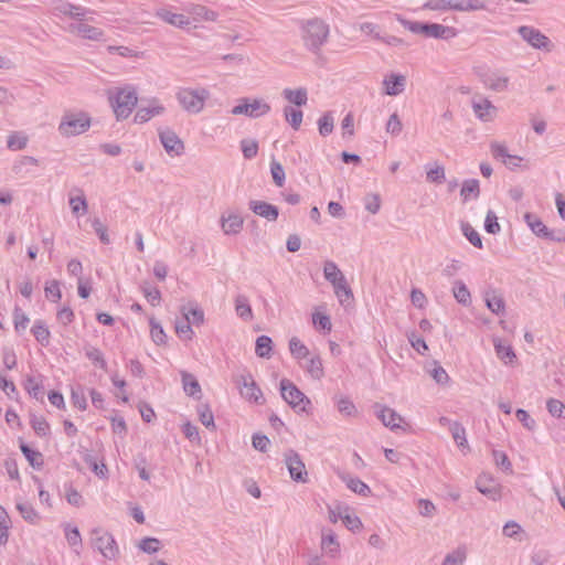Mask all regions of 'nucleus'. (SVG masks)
I'll list each match as a JSON object with an SVG mask.
<instances>
[{
  "mask_svg": "<svg viewBox=\"0 0 565 565\" xmlns=\"http://www.w3.org/2000/svg\"><path fill=\"white\" fill-rule=\"evenodd\" d=\"M31 333L42 347H47L50 344L51 332L45 321L41 319L35 320L31 328Z\"/></svg>",
  "mask_w": 565,
  "mask_h": 565,
  "instance_id": "28",
  "label": "nucleus"
},
{
  "mask_svg": "<svg viewBox=\"0 0 565 565\" xmlns=\"http://www.w3.org/2000/svg\"><path fill=\"white\" fill-rule=\"evenodd\" d=\"M347 487L351 491H353L362 497H367L371 494L370 487L359 478H349L347 480Z\"/></svg>",
  "mask_w": 565,
  "mask_h": 565,
  "instance_id": "43",
  "label": "nucleus"
},
{
  "mask_svg": "<svg viewBox=\"0 0 565 565\" xmlns=\"http://www.w3.org/2000/svg\"><path fill=\"white\" fill-rule=\"evenodd\" d=\"M44 292H45L46 298H49L53 302H57L62 298L60 282L57 280H51V281L46 282Z\"/></svg>",
  "mask_w": 565,
  "mask_h": 565,
  "instance_id": "56",
  "label": "nucleus"
},
{
  "mask_svg": "<svg viewBox=\"0 0 565 565\" xmlns=\"http://www.w3.org/2000/svg\"><path fill=\"white\" fill-rule=\"evenodd\" d=\"M482 83L494 92H504L509 86V77L495 73H486L481 76Z\"/></svg>",
  "mask_w": 565,
  "mask_h": 565,
  "instance_id": "20",
  "label": "nucleus"
},
{
  "mask_svg": "<svg viewBox=\"0 0 565 565\" xmlns=\"http://www.w3.org/2000/svg\"><path fill=\"white\" fill-rule=\"evenodd\" d=\"M476 488L480 493L489 499L497 501L500 499L501 493L498 483L486 475L479 476L476 480Z\"/></svg>",
  "mask_w": 565,
  "mask_h": 565,
  "instance_id": "13",
  "label": "nucleus"
},
{
  "mask_svg": "<svg viewBox=\"0 0 565 565\" xmlns=\"http://www.w3.org/2000/svg\"><path fill=\"white\" fill-rule=\"evenodd\" d=\"M450 433L456 445L460 449H469L468 440L466 437V428L460 423L454 422V424L450 425Z\"/></svg>",
  "mask_w": 565,
  "mask_h": 565,
  "instance_id": "36",
  "label": "nucleus"
},
{
  "mask_svg": "<svg viewBox=\"0 0 565 565\" xmlns=\"http://www.w3.org/2000/svg\"><path fill=\"white\" fill-rule=\"evenodd\" d=\"M149 323H150V334H151L153 342L158 345L163 344L166 342L167 335H166L161 324L154 318H150Z\"/></svg>",
  "mask_w": 565,
  "mask_h": 565,
  "instance_id": "47",
  "label": "nucleus"
},
{
  "mask_svg": "<svg viewBox=\"0 0 565 565\" xmlns=\"http://www.w3.org/2000/svg\"><path fill=\"white\" fill-rule=\"evenodd\" d=\"M243 217L239 215H228L222 221V227L226 234L237 233L243 225Z\"/></svg>",
  "mask_w": 565,
  "mask_h": 565,
  "instance_id": "42",
  "label": "nucleus"
},
{
  "mask_svg": "<svg viewBox=\"0 0 565 565\" xmlns=\"http://www.w3.org/2000/svg\"><path fill=\"white\" fill-rule=\"evenodd\" d=\"M20 450L33 468H40L43 465L42 454L40 451L32 449L23 441L20 443Z\"/></svg>",
  "mask_w": 565,
  "mask_h": 565,
  "instance_id": "37",
  "label": "nucleus"
},
{
  "mask_svg": "<svg viewBox=\"0 0 565 565\" xmlns=\"http://www.w3.org/2000/svg\"><path fill=\"white\" fill-rule=\"evenodd\" d=\"M90 126V118L86 113H67L63 116L58 131L62 136H76L85 132Z\"/></svg>",
  "mask_w": 565,
  "mask_h": 565,
  "instance_id": "4",
  "label": "nucleus"
},
{
  "mask_svg": "<svg viewBox=\"0 0 565 565\" xmlns=\"http://www.w3.org/2000/svg\"><path fill=\"white\" fill-rule=\"evenodd\" d=\"M160 546H161V542L157 537H150V536L142 539L138 544V547L143 553H147V554L157 553L160 550Z\"/></svg>",
  "mask_w": 565,
  "mask_h": 565,
  "instance_id": "51",
  "label": "nucleus"
},
{
  "mask_svg": "<svg viewBox=\"0 0 565 565\" xmlns=\"http://www.w3.org/2000/svg\"><path fill=\"white\" fill-rule=\"evenodd\" d=\"M85 462L89 466L92 471L96 473V476L100 478H106L108 473L107 466L105 463H98L96 458L92 455H86L84 458Z\"/></svg>",
  "mask_w": 565,
  "mask_h": 565,
  "instance_id": "54",
  "label": "nucleus"
},
{
  "mask_svg": "<svg viewBox=\"0 0 565 565\" xmlns=\"http://www.w3.org/2000/svg\"><path fill=\"white\" fill-rule=\"evenodd\" d=\"M270 173H271L274 183L277 186H282L285 183V170L278 161H275V160L271 161Z\"/></svg>",
  "mask_w": 565,
  "mask_h": 565,
  "instance_id": "60",
  "label": "nucleus"
},
{
  "mask_svg": "<svg viewBox=\"0 0 565 565\" xmlns=\"http://www.w3.org/2000/svg\"><path fill=\"white\" fill-rule=\"evenodd\" d=\"M181 380L185 394L200 398L201 385L195 376L186 371H181Z\"/></svg>",
  "mask_w": 565,
  "mask_h": 565,
  "instance_id": "26",
  "label": "nucleus"
},
{
  "mask_svg": "<svg viewBox=\"0 0 565 565\" xmlns=\"http://www.w3.org/2000/svg\"><path fill=\"white\" fill-rule=\"evenodd\" d=\"M71 401L79 411H85L87 408V401L82 386L72 388Z\"/></svg>",
  "mask_w": 565,
  "mask_h": 565,
  "instance_id": "49",
  "label": "nucleus"
},
{
  "mask_svg": "<svg viewBox=\"0 0 565 565\" xmlns=\"http://www.w3.org/2000/svg\"><path fill=\"white\" fill-rule=\"evenodd\" d=\"M461 231L466 238L477 248H482L480 234L469 224L461 223Z\"/></svg>",
  "mask_w": 565,
  "mask_h": 565,
  "instance_id": "44",
  "label": "nucleus"
},
{
  "mask_svg": "<svg viewBox=\"0 0 565 565\" xmlns=\"http://www.w3.org/2000/svg\"><path fill=\"white\" fill-rule=\"evenodd\" d=\"M92 542L93 546L108 559L115 558L119 552L114 536L102 529L92 531Z\"/></svg>",
  "mask_w": 565,
  "mask_h": 565,
  "instance_id": "6",
  "label": "nucleus"
},
{
  "mask_svg": "<svg viewBox=\"0 0 565 565\" xmlns=\"http://www.w3.org/2000/svg\"><path fill=\"white\" fill-rule=\"evenodd\" d=\"M30 423L38 436L43 437L49 434L50 425L45 418L32 416Z\"/></svg>",
  "mask_w": 565,
  "mask_h": 565,
  "instance_id": "58",
  "label": "nucleus"
},
{
  "mask_svg": "<svg viewBox=\"0 0 565 565\" xmlns=\"http://www.w3.org/2000/svg\"><path fill=\"white\" fill-rule=\"evenodd\" d=\"M289 351L295 359H306L309 355L308 348L297 338L289 340Z\"/></svg>",
  "mask_w": 565,
  "mask_h": 565,
  "instance_id": "40",
  "label": "nucleus"
},
{
  "mask_svg": "<svg viewBox=\"0 0 565 565\" xmlns=\"http://www.w3.org/2000/svg\"><path fill=\"white\" fill-rule=\"evenodd\" d=\"M70 30L81 34L84 39L93 41H99L104 36V32L100 29L86 23L71 24Z\"/></svg>",
  "mask_w": 565,
  "mask_h": 565,
  "instance_id": "21",
  "label": "nucleus"
},
{
  "mask_svg": "<svg viewBox=\"0 0 565 565\" xmlns=\"http://www.w3.org/2000/svg\"><path fill=\"white\" fill-rule=\"evenodd\" d=\"M490 151L495 160L501 161L508 169L514 171L522 167V157L516 154H510L505 145L493 141L490 145Z\"/></svg>",
  "mask_w": 565,
  "mask_h": 565,
  "instance_id": "8",
  "label": "nucleus"
},
{
  "mask_svg": "<svg viewBox=\"0 0 565 565\" xmlns=\"http://www.w3.org/2000/svg\"><path fill=\"white\" fill-rule=\"evenodd\" d=\"M70 206L75 215L79 213L85 214L87 212V201L85 195L81 192V195L70 198Z\"/></svg>",
  "mask_w": 565,
  "mask_h": 565,
  "instance_id": "50",
  "label": "nucleus"
},
{
  "mask_svg": "<svg viewBox=\"0 0 565 565\" xmlns=\"http://www.w3.org/2000/svg\"><path fill=\"white\" fill-rule=\"evenodd\" d=\"M323 276L332 287L339 282H344L345 276L333 260H326L323 264Z\"/></svg>",
  "mask_w": 565,
  "mask_h": 565,
  "instance_id": "24",
  "label": "nucleus"
},
{
  "mask_svg": "<svg viewBox=\"0 0 565 565\" xmlns=\"http://www.w3.org/2000/svg\"><path fill=\"white\" fill-rule=\"evenodd\" d=\"M17 510L20 512L21 516L28 522L34 523L35 520L39 518L33 505L29 502H18Z\"/></svg>",
  "mask_w": 565,
  "mask_h": 565,
  "instance_id": "48",
  "label": "nucleus"
},
{
  "mask_svg": "<svg viewBox=\"0 0 565 565\" xmlns=\"http://www.w3.org/2000/svg\"><path fill=\"white\" fill-rule=\"evenodd\" d=\"M426 175L429 182L440 184L445 181V169L441 166L429 168L426 171Z\"/></svg>",
  "mask_w": 565,
  "mask_h": 565,
  "instance_id": "64",
  "label": "nucleus"
},
{
  "mask_svg": "<svg viewBox=\"0 0 565 565\" xmlns=\"http://www.w3.org/2000/svg\"><path fill=\"white\" fill-rule=\"evenodd\" d=\"M280 393L291 408L308 413L307 406L311 405L310 399L291 381L287 379L280 381Z\"/></svg>",
  "mask_w": 565,
  "mask_h": 565,
  "instance_id": "3",
  "label": "nucleus"
},
{
  "mask_svg": "<svg viewBox=\"0 0 565 565\" xmlns=\"http://www.w3.org/2000/svg\"><path fill=\"white\" fill-rule=\"evenodd\" d=\"M460 195L463 202H467L470 196L478 199L480 195L479 181L477 179L465 180L461 186Z\"/></svg>",
  "mask_w": 565,
  "mask_h": 565,
  "instance_id": "33",
  "label": "nucleus"
},
{
  "mask_svg": "<svg viewBox=\"0 0 565 565\" xmlns=\"http://www.w3.org/2000/svg\"><path fill=\"white\" fill-rule=\"evenodd\" d=\"M516 32L523 41L535 50L551 52L554 49V44L550 38L534 26L521 25L518 28Z\"/></svg>",
  "mask_w": 565,
  "mask_h": 565,
  "instance_id": "5",
  "label": "nucleus"
},
{
  "mask_svg": "<svg viewBox=\"0 0 565 565\" xmlns=\"http://www.w3.org/2000/svg\"><path fill=\"white\" fill-rule=\"evenodd\" d=\"M546 408L548 413L556 418H565L564 411L565 404L556 398H550L546 402Z\"/></svg>",
  "mask_w": 565,
  "mask_h": 565,
  "instance_id": "55",
  "label": "nucleus"
},
{
  "mask_svg": "<svg viewBox=\"0 0 565 565\" xmlns=\"http://www.w3.org/2000/svg\"><path fill=\"white\" fill-rule=\"evenodd\" d=\"M456 35L457 30L452 26L426 22L424 34V36L426 38L449 40L455 38Z\"/></svg>",
  "mask_w": 565,
  "mask_h": 565,
  "instance_id": "14",
  "label": "nucleus"
},
{
  "mask_svg": "<svg viewBox=\"0 0 565 565\" xmlns=\"http://www.w3.org/2000/svg\"><path fill=\"white\" fill-rule=\"evenodd\" d=\"M282 97L297 107L305 106L308 102V90L306 87L297 89L285 88L281 93Z\"/></svg>",
  "mask_w": 565,
  "mask_h": 565,
  "instance_id": "22",
  "label": "nucleus"
},
{
  "mask_svg": "<svg viewBox=\"0 0 565 565\" xmlns=\"http://www.w3.org/2000/svg\"><path fill=\"white\" fill-rule=\"evenodd\" d=\"M497 356L505 364H511L516 355L511 345L504 344L500 339L493 341Z\"/></svg>",
  "mask_w": 565,
  "mask_h": 565,
  "instance_id": "31",
  "label": "nucleus"
},
{
  "mask_svg": "<svg viewBox=\"0 0 565 565\" xmlns=\"http://www.w3.org/2000/svg\"><path fill=\"white\" fill-rule=\"evenodd\" d=\"M524 220L531 231L539 237L548 238L551 230L533 213H525Z\"/></svg>",
  "mask_w": 565,
  "mask_h": 565,
  "instance_id": "25",
  "label": "nucleus"
},
{
  "mask_svg": "<svg viewBox=\"0 0 565 565\" xmlns=\"http://www.w3.org/2000/svg\"><path fill=\"white\" fill-rule=\"evenodd\" d=\"M333 127H334V119L330 111L324 113L318 119V129H319V134L322 137L329 136L333 131Z\"/></svg>",
  "mask_w": 565,
  "mask_h": 565,
  "instance_id": "41",
  "label": "nucleus"
},
{
  "mask_svg": "<svg viewBox=\"0 0 565 565\" xmlns=\"http://www.w3.org/2000/svg\"><path fill=\"white\" fill-rule=\"evenodd\" d=\"M486 4L482 0H451V10L459 12H471L484 10Z\"/></svg>",
  "mask_w": 565,
  "mask_h": 565,
  "instance_id": "29",
  "label": "nucleus"
},
{
  "mask_svg": "<svg viewBox=\"0 0 565 565\" xmlns=\"http://www.w3.org/2000/svg\"><path fill=\"white\" fill-rule=\"evenodd\" d=\"M184 319L182 321L177 322L175 331L178 334L185 335L186 339H191L193 335V331L191 328V319L189 313H183Z\"/></svg>",
  "mask_w": 565,
  "mask_h": 565,
  "instance_id": "63",
  "label": "nucleus"
},
{
  "mask_svg": "<svg viewBox=\"0 0 565 565\" xmlns=\"http://www.w3.org/2000/svg\"><path fill=\"white\" fill-rule=\"evenodd\" d=\"M301 39L305 47L313 54H319L329 38V25L319 18L300 21Z\"/></svg>",
  "mask_w": 565,
  "mask_h": 565,
  "instance_id": "1",
  "label": "nucleus"
},
{
  "mask_svg": "<svg viewBox=\"0 0 565 565\" xmlns=\"http://www.w3.org/2000/svg\"><path fill=\"white\" fill-rule=\"evenodd\" d=\"M285 463L290 473V478L296 482H307L308 472L300 455L294 450L288 449L285 452Z\"/></svg>",
  "mask_w": 565,
  "mask_h": 565,
  "instance_id": "7",
  "label": "nucleus"
},
{
  "mask_svg": "<svg viewBox=\"0 0 565 565\" xmlns=\"http://www.w3.org/2000/svg\"><path fill=\"white\" fill-rule=\"evenodd\" d=\"M452 294L455 299L462 306H469L471 303V295L466 284L462 280H456L452 287Z\"/></svg>",
  "mask_w": 565,
  "mask_h": 565,
  "instance_id": "32",
  "label": "nucleus"
},
{
  "mask_svg": "<svg viewBox=\"0 0 565 565\" xmlns=\"http://www.w3.org/2000/svg\"><path fill=\"white\" fill-rule=\"evenodd\" d=\"M472 108L476 116L482 121H490L497 111L495 106L487 98L473 102Z\"/></svg>",
  "mask_w": 565,
  "mask_h": 565,
  "instance_id": "19",
  "label": "nucleus"
},
{
  "mask_svg": "<svg viewBox=\"0 0 565 565\" xmlns=\"http://www.w3.org/2000/svg\"><path fill=\"white\" fill-rule=\"evenodd\" d=\"M284 117L294 130H299L303 118L302 110L286 106L284 108Z\"/></svg>",
  "mask_w": 565,
  "mask_h": 565,
  "instance_id": "34",
  "label": "nucleus"
},
{
  "mask_svg": "<svg viewBox=\"0 0 565 565\" xmlns=\"http://www.w3.org/2000/svg\"><path fill=\"white\" fill-rule=\"evenodd\" d=\"M467 558L465 547H458L451 553H448L440 565H463Z\"/></svg>",
  "mask_w": 565,
  "mask_h": 565,
  "instance_id": "38",
  "label": "nucleus"
},
{
  "mask_svg": "<svg viewBox=\"0 0 565 565\" xmlns=\"http://www.w3.org/2000/svg\"><path fill=\"white\" fill-rule=\"evenodd\" d=\"M484 301L488 309L494 315H503L505 312V302L503 297L494 289L484 292Z\"/></svg>",
  "mask_w": 565,
  "mask_h": 565,
  "instance_id": "17",
  "label": "nucleus"
},
{
  "mask_svg": "<svg viewBox=\"0 0 565 565\" xmlns=\"http://www.w3.org/2000/svg\"><path fill=\"white\" fill-rule=\"evenodd\" d=\"M341 520L343 524L347 526L348 530L352 532H358L362 529V522L359 516L355 514H350L348 511L343 516H341Z\"/></svg>",
  "mask_w": 565,
  "mask_h": 565,
  "instance_id": "62",
  "label": "nucleus"
},
{
  "mask_svg": "<svg viewBox=\"0 0 565 565\" xmlns=\"http://www.w3.org/2000/svg\"><path fill=\"white\" fill-rule=\"evenodd\" d=\"M484 230L489 234H497L501 230L500 224L498 222V217L492 210H489L487 212L486 220H484Z\"/></svg>",
  "mask_w": 565,
  "mask_h": 565,
  "instance_id": "59",
  "label": "nucleus"
},
{
  "mask_svg": "<svg viewBox=\"0 0 565 565\" xmlns=\"http://www.w3.org/2000/svg\"><path fill=\"white\" fill-rule=\"evenodd\" d=\"M337 407L342 415L348 417H353L358 413L355 405L349 397H341L337 402Z\"/></svg>",
  "mask_w": 565,
  "mask_h": 565,
  "instance_id": "52",
  "label": "nucleus"
},
{
  "mask_svg": "<svg viewBox=\"0 0 565 565\" xmlns=\"http://www.w3.org/2000/svg\"><path fill=\"white\" fill-rule=\"evenodd\" d=\"M85 354L87 359L90 360L95 365H98L104 371L107 370V362L104 359V355L99 349L92 347L88 350H86Z\"/></svg>",
  "mask_w": 565,
  "mask_h": 565,
  "instance_id": "57",
  "label": "nucleus"
},
{
  "mask_svg": "<svg viewBox=\"0 0 565 565\" xmlns=\"http://www.w3.org/2000/svg\"><path fill=\"white\" fill-rule=\"evenodd\" d=\"M406 76L399 73H390L383 79V93L388 96H397L405 90Z\"/></svg>",
  "mask_w": 565,
  "mask_h": 565,
  "instance_id": "12",
  "label": "nucleus"
},
{
  "mask_svg": "<svg viewBox=\"0 0 565 565\" xmlns=\"http://www.w3.org/2000/svg\"><path fill=\"white\" fill-rule=\"evenodd\" d=\"M198 413L200 416V422L206 427V428H215L214 424V415L207 404H200L198 406Z\"/></svg>",
  "mask_w": 565,
  "mask_h": 565,
  "instance_id": "45",
  "label": "nucleus"
},
{
  "mask_svg": "<svg viewBox=\"0 0 565 565\" xmlns=\"http://www.w3.org/2000/svg\"><path fill=\"white\" fill-rule=\"evenodd\" d=\"M274 342L268 335H259L255 341V354L260 359H270L273 355Z\"/></svg>",
  "mask_w": 565,
  "mask_h": 565,
  "instance_id": "27",
  "label": "nucleus"
},
{
  "mask_svg": "<svg viewBox=\"0 0 565 565\" xmlns=\"http://www.w3.org/2000/svg\"><path fill=\"white\" fill-rule=\"evenodd\" d=\"M109 103L117 119H126L138 103L137 90L131 85L117 88L115 94H109Z\"/></svg>",
  "mask_w": 565,
  "mask_h": 565,
  "instance_id": "2",
  "label": "nucleus"
},
{
  "mask_svg": "<svg viewBox=\"0 0 565 565\" xmlns=\"http://www.w3.org/2000/svg\"><path fill=\"white\" fill-rule=\"evenodd\" d=\"M160 141L170 156H180L184 150L183 141L171 129L159 131Z\"/></svg>",
  "mask_w": 565,
  "mask_h": 565,
  "instance_id": "10",
  "label": "nucleus"
},
{
  "mask_svg": "<svg viewBox=\"0 0 565 565\" xmlns=\"http://www.w3.org/2000/svg\"><path fill=\"white\" fill-rule=\"evenodd\" d=\"M164 111V107L158 103L157 99H152L151 104L147 107H139L135 115V122L143 124L150 120L152 117L161 115Z\"/></svg>",
  "mask_w": 565,
  "mask_h": 565,
  "instance_id": "16",
  "label": "nucleus"
},
{
  "mask_svg": "<svg viewBox=\"0 0 565 565\" xmlns=\"http://www.w3.org/2000/svg\"><path fill=\"white\" fill-rule=\"evenodd\" d=\"M156 15L160 18L162 21L178 28H185L190 24L189 18L184 14L173 13L166 9L158 10Z\"/></svg>",
  "mask_w": 565,
  "mask_h": 565,
  "instance_id": "23",
  "label": "nucleus"
},
{
  "mask_svg": "<svg viewBox=\"0 0 565 565\" xmlns=\"http://www.w3.org/2000/svg\"><path fill=\"white\" fill-rule=\"evenodd\" d=\"M249 209L268 222L276 221L279 215L278 207L265 201H249Z\"/></svg>",
  "mask_w": 565,
  "mask_h": 565,
  "instance_id": "15",
  "label": "nucleus"
},
{
  "mask_svg": "<svg viewBox=\"0 0 565 565\" xmlns=\"http://www.w3.org/2000/svg\"><path fill=\"white\" fill-rule=\"evenodd\" d=\"M29 321V317L19 307H15L13 310V323L15 331L18 333L24 331L28 327Z\"/></svg>",
  "mask_w": 565,
  "mask_h": 565,
  "instance_id": "53",
  "label": "nucleus"
},
{
  "mask_svg": "<svg viewBox=\"0 0 565 565\" xmlns=\"http://www.w3.org/2000/svg\"><path fill=\"white\" fill-rule=\"evenodd\" d=\"M270 111V105L263 98L249 99V118L262 117Z\"/></svg>",
  "mask_w": 565,
  "mask_h": 565,
  "instance_id": "35",
  "label": "nucleus"
},
{
  "mask_svg": "<svg viewBox=\"0 0 565 565\" xmlns=\"http://www.w3.org/2000/svg\"><path fill=\"white\" fill-rule=\"evenodd\" d=\"M333 290L342 305L345 303L348 300L353 299V292L347 281V278L344 279V282H339L335 286H333Z\"/></svg>",
  "mask_w": 565,
  "mask_h": 565,
  "instance_id": "46",
  "label": "nucleus"
},
{
  "mask_svg": "<svg viewBox=\"0 0 565 565\" xmlns=\"http://www.w3.org/2000/svg\"><path fill=\"white\" fill-rule=\"evenodd\" d=\"M374 409L376 417L383 423L384 426L391 428L392 430H395L401 427V423L404 419L393 408L375 403Z\"/></svg>",
  "mask_w": 565,
  "mask_h": 565,
  "instance_id": "11",
  "label": "nucleus"
},
{
  "mask_svg": "<svg viewBox=\"0 0 565 565\" xmlns=\"http://www.w3.org/2000/svg\"><path fill=\"white\" fill-rule=\"evenodd\" d=\"M321 550L330 557H337L340 552V543L332 530L322 531Z\"/></svg>",
  "mask_w": 565,
  "mask_h": 565,
  "instance_id": "18",
  "label": "nucleus"
},
{
  "mask_svg": "<svg viewBox=\"0 0 565 565\" xmlns=\"http://www.w3.org/2000/svg\"><path fill=\"white\" fill-rule=\"evenodd\" d=\"M306 370L312 379L320 380L324 374L320 356H311L306 364Z\"/></svg>",
  "mask_w": 565,
  "mask_h": 565,
  "instance_id": "39",
  "label": "nucleus"
},
{
  "mask_svg": "<svg viewBox=\"0 0 565 565\" xmlns=\"http://www.w3.org/2000/svg\"><path fill=\"white\" fill-rule=\"evenodd\" d=\"M177 97L181 106L189 113L198 114L204 106L205 96L195 90L182 89Z\"/></svg>",
  "mask_w": 565,
  "mask_h": 565,
  "instance_id": "9",
  "label": "nucleus"
},
{
  "mask_svg": "<svg viewBox=\"0 0 565 565\" xmlns=\"http://www.w3.org/2000/svg\"><path fill=\"white\" fill-rule=\"evenodd\" d=\"M492 456L498 467L505 472H512V465L505 452L493 450Z\"/></svg>",
  "mask_w": 565,
  "mask_h": 565,
  "instance_id": "61",
  "label": "nucleus"
},
{
  "mask_svg": "<svg viewBox=\"0 0 565 565\" xmlns=\"http://www.w3.org/2000/svg\"><path fill=\"white\" fill-rule=\"evenodd\" d=\"M24 388L33 398L43 403L44 386L43 383L41 381H38L35 376H26L24 381Z\"/></svg>",
  "mask_w": 565,
  "mask_h": 565,
  "instance_id": "30",
  "label": "nucleus"
}]
</instances>
